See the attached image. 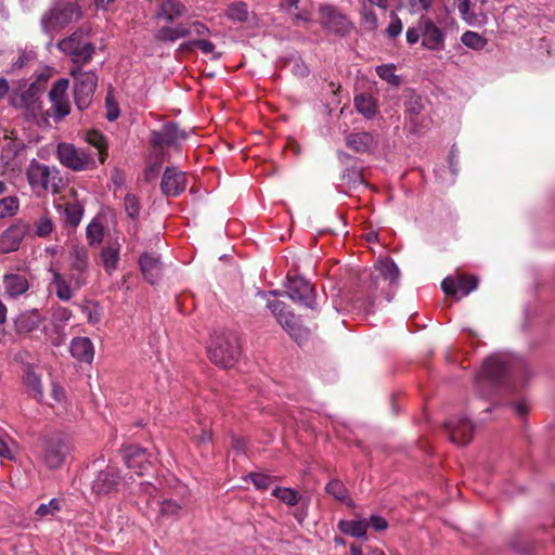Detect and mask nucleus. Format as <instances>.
<instances>
[{
    "instance_id": "12",
    "label": "nucleus",
    "mask_w": 555,
    "mask_h": 555,
    "mask_svg": "<svg viewBox=\"0 0 555 555\" xmlns=\"http://www.w3.org/2000/svg\"><path fill=\"white\" fill-rule=\"evenodd\" d=\"M40 88L36 83L29 85L26 89L18 87L10 95V104L23 109L31 116H37L41 109L39 102Z\"/></svg>"
},
{
    "instance_id": "53",
    "label": "nucleus",
    "mask_w": 555,
    "mask_h": 555,
    "mask_svg": "<svg viewBox=\"0 0 555 555\" xmlns=\"http://www.w3.org/2000/svg\"><path fill=\"white\" fill-rule=\"evenodd\" d=\"M402 29L403 25L401 20L397 15H393L391 23L386 28V35L389 38H396L402 33Z\"/></svg>"
},
{
    "instance_id": "37",
    "label": "nucleus",
    "mask_w": 555,
    "mask_h": 555,
    "mask_svg": "<svg viewBox=\"0 0 555 555\" xmlns=\"http://www.w3.org/2000/svg\"><path fill=\"white\" fill-rule=\"evenodd\" d=\"M326 492L334 496L337 501L344 502L349 506L353 505L352 500L349 498L348 490L344 483L337 479L331 480L325 488Z\"/></svg>"
},
{
    "instance_id": "58",
    "label": "nucleus",
    "mask_w": 555,
    "mask_h": 555,
    "mask_svg": "<svg viewBox=\"0 0 555 555\" xmlns=\"http://www.w3.org/2000/svg\"><path fill=\"white\" fill-rule=\"evenodd\" d=\"M343 179H348L350 186L352 188H357L364 182L361 173L353 169L346 170V172L343 175Z\"/></svg>"
},
{
    "instance_id": "62",
    "label": "nucleus",
    "mask_w": 555,
    "mask_h": 555,
    "mask_svg": "<svg viewBox=\"0 0 555 555\" xmlns=\"http://www.w3.org/2000/svg\"><path fill=\"white\" fill-rule=\"evenodd\" d=\"M364 20L372 29L377 27V17L373 11H364Z\"/></svg>"
},
{
    "instance_id": "64",
    "label": "nucleus",
    "mask_w": 555,
    "mask_h": 555,
    "mask_svg": "<svg viewBox=\"0 0 555 555\" xmlns=\"http://www.w3.org/2000/svg\"><path fill=\"white\" fill-rule=\"evenodd\" d=\"M515 411L519 414V415H524L527 413L528 411V405H527V402L526 401H519L515 404Z\"/></svg>"
},
{
    "instance_id": "57",
    "label": "nucleus",
    "mask_w": 555,
    "mask_h": 555,
    "mask_svg": "<svg viewBox=\"0 0 555 555\" xmlns=\"http://www.w3.org/2000/svg\"><path fill=\"white\" fill-rule=\"evenodd\" d=\"M106 105V117L109 121H114L119 117V107L117 103L111 98L107 96L105 101Z\"/></svg>"
},
{
    "instance_id": "35",
    "label": "nucleus",
    "mask_w": 555,
    "mask_h": 555,
    "mask_svg": "<svg viewBox=\"0 0 555 555\" xmlns=\"http://www.w3.org/2000/svg\"><path fill=\"white\" fill-rule=\"evenodd\" d=\"M65 222L70 227H77L83 216V205L79 201L66 203L64 205Z\"/></svg>"
},
{
    "instance_id": "20",
    "label": "nucleus",
    "mask_w": 555,
    "mask_h": 555,
    "mask_svg": "<svg viewBox=\"0 0 555 555\" xmlns=\"http://www.w3.org/2000/svg\"><path fill=\"white\" fill-rule=\"evenodd\" d=\"M24 144L17 140H10L1 151V166L5 171L15 172L22 167L21 151Z\"/></svg>"
},
{
    "instance_id": "46",
    "label": "nucleus",
    "mask_w": 555,
    "mask_h": 555,
    "mask_svg": "<svg viewBox=\"0 0 555 555\" xmlns=\"http://www.w3.org/2000/svg\"><path fill=\"white\" fill-rule=\"evenodd\" d=\"M396 67L392 64H385L376 67L378 77L390 85L398 86L400 78L395 74Z\"/></svg>"
},
{
    "instance_id": "24",
    "label": "nucleus",
    "mask_w": 555,
    "mask_h": 555,
    "mask_svg": "<svg viewBox=\"0 0 555 555\" xmlns=\"http://www.w3.org/2000/svg\"><path fill=\"white\" fill-rule=\"evenodd\" d=\"M478 280L475 276H461L457 281L453 278H446L441 283V288L447 295L466 296L477 288Z\"/></svg>"
},
{
    "instance_id": "29",
    "label": "nucleus",
    "mask_w": 555,
    "mask_h": 555,
    "mask_svg": "<svg viewBox=\"0 0 555 555\" xmlns=\"http://www.w3.org/2000/svg\"><path fill=\"white\" fill-rule=\"evenodd\" d=\"M3 286L9 297H18L27 292L29 284L24 275L10 273L3 278Z\"/></svg>"
},
{
    "instance_id": "22",
    "label": "nucleus",
    "mask_w": 555,
    "mask_h": 555,
    "mask_svg": "<svg viewBox=\"0 0 555 555\" xmlns=\"http://www.w3.org/2000/svg\"><path fill=\"white\" fill-rule=\"evenodd\" d=\"M162 191L167 196H178L186 188L185 175L177 168H167L164 172Z\"/></svg>"
},
{
    "instance_id": "2",
    "label": "nucleus",
    "mask_w": 555,
    "mask_h": 555,
    "mask_svg": "<svg viewBox=\"0 0 555 555\" xmlns=\"http://www.w3.org/2000/svg\"><path fill=\"white\" fill-rule=\"evenodd\" d=\"M207 353L216 365L231 367L238 360L241 353L238 339L232 334H217L212 336Z\"/></svg>"
},
{
    "instance_id": "63",
    "label": "nucleus",
    "mask_w": 555,
    "mask_h": 555,
    "mask_svg": "<svg viewBox=\"0 0 555 555\" xmlns=\"http://www.w3.org/2000/svg\"><path fill=\"white\" fill-rule=\"evenodd\" d=\"M52 396L55 401L61 402L65 397L63 388L59 386H53Z\"/></svg>"
},
{
    "instance_id": "26",
    "label": "nucleus",
    "mask_w": 555,
    "mask_h": 555,
    "mask_svg": "<svg viewBox=\"0 0 555 555\" xmlns=\"http://www.w3.org/2000/svg\"><path fill=\"white\" fill-rule=\"evenodd\" d=\"M43 320L38 310L22 312L14 321L15 330L18 334H29L39 328Z\"/></svg>"
},
{
    "instance_id": "11",
    "label": "nucleus",
    "mask_w": 555,
    "mask_h": 555,
    "mask_svg": "<svg viewBox=\"0 0 555 555\" xmlns=\"http://www.w3.org/2000/svg\"><path fill=\"white\" fill-rule=\"evenodd\" d=\"M57 158L62 165L75 171L86 170L93 166V157L70 143L57 145Z\"/></svg>"
},
{
    "instance_id": "19",
    "label": "nucleus",
    "mask_w": 555,
    "mask_h": 555,
    "mask_svg": "<svg viewBox=\"0 0 555 555\" xmlns=\"http://www.w3.org/2000/svg\"><path fill=\"white\" fill-rule=\"evenodd\" d=\"M399 275V269L392 260L388 258L379 259L371 272L372 284L376 288H378L382 283L391 285L398 281Z\"/></svg>"
},
{
    "instance_id": "6",
    "label": "nucleus",
    "mask_w": 555,
    "mask_h": 555,
    "mask_svg": "<svg viewBox=\"0 0 555 555\" xmlns=\"http://www.w3.org/2000/svg\"><path fill=\"white\" fill-rule=\"evenodd\" d=\"M319 23L321 26L336 35L346 36L352 29L349 17L333 4H321L318 9Z\"/></svg>"
},
{
    "instance_id": "3",
    "label": "nucleus",
    "mask_w": 555,
    "mask_h": 555,
    "mask_svg": "<svg viewBox=\"0 0 555 555\" xmlns=\"http://www.w3.org/2000/svg\"><path fill=\"white\" fill-rule=\"evenodd\" d=\"M80 16L81 11L76 2L59 1L42 16L41 26L47 34H53L78 21Z\"/></svg>"
},
{
    "instance_id": "30",
    "label": "nucleus",
    "mask_w": 555,
    "mask_h": 555,
    "mask_svg": "<svg viewBox=\"0 0 555 555\" xmlns=\"http://www.w3.org/2000/svg\"><path fill=\"white\" fill-rule=\"evenodd\" d=\"M346 144L349 149L357 153H365L374 147L375 140L370 132H356L347 135Z\"/></svg>"
},
{
    "instance_id": "14",
    "label": "nucleus",
    "mask_w": 555,
    "mask_h": 555,
    "mask_svg": "<svg viewBox=\"0 0 555 555\" xmlns=\"http://www.w3.org/2000/svg\"><path fill=\"white\" fill-rule=\"evenodd\" d=\"M287 295L293 301L315 309L314 288L306 279L301 276L289 278Z\"/></svg>"
},
{
    "instance_id": "61",
    "label": "nucleus",
    "mask_w": 555,
    "mask_h": 555,
    "mask_svg": "<svg viewBox=\"0 0 555 555\" xmlns=\"http://www.w3.org/2000/svg\"><path fill=\"white\" fill-rule=\"evenodd\" d=\"M193 439L199 446L209 443L211 440V431L207 428H203L199 435L193 434Z\"/></svg>"
},
{
    "instance_id": "27",
    "label": "nucleus",
    "mask_w": 555,
    "mask_h": 555,
    "mask_svg": "<svg viewBox=\"0 0 555 555\" xmlns=\"http://www.w3.org/2000/svg\"><path fill=\"white\" fill-rule=\"evenodd\" d=\"M70 353L78 361L90 363L94 357L93 344L88 337H75L70 343Z\"/></svg>"
},
{
    "instance_id": "41",
    "label": "nucleus",
    "mask_w": 555,
    "mask_h": 555,
    "mask_svg": "<svg viewBox=\"0 0 555 555\" xmlns=\"http://www.w3.org/2000/svg\"><path fill=\"white\" fill-rule=\"evenodd\" d=\"M462 43L475 51H480L487 46V39L480 34L472 30H466L461 36Z\"/></svg>"
},
{
    "instance_id": "9",
    "label": "nucleus",
    "mask_w": 555,
    "mask_h": 555,
    "mask_svg": "<svg viewBox=\"0 0 555 555\" xmlns=\"http://www.w3.org/2000/svg\"><path fill=\"white\" fill-rule=\"evenodd\" d=\"M511 367V358L504 353H495L487 359L480 369L476 383L478 387L483 383L495 384L500 382Z\"/></svg>"
},
{
    "instance_id": "39",
    "label": "nucleus",
    "mask_w": 555,
    "mask_h": 555,
    "mask_svg": "<svg viewBox=\"0 0 555 555\" xmlns=\"http://www.w3.org/2000/svg\"><path fill=\"white\" fill-rule=\"evenodd\" d=\"M225 15L233 22L244 23L248 20V7L242 1L233 2L227 8Z\"/></svg>"
},
{
    "instance_id": "15",
    "label": "nucleus",
    "mask_w": 555,
    "mask_h": 555,
    "mask_svg": "<svg viewBox=\"0 0 555 555\" xmlns=\"http://www.w3.org/2000/svg\"><path fill=\"white\" fill-rule=\"evenodd\" d=\"M425 100L414 92H410L404 101L405 118L413 131H420L427 127L428 120L424 117Z\"/></svg>"
},
{
    "instance_id": "60",
    "label": "nucleus",
    "mask_w": 555,
    "mask_h": 555,
    "mask_svg": "<svg viewBox=\"0 0 555 555\" xmlns=\"http://www.w3.org/2000/svg\"><path fill=\"white\" fill-rule=\"evenodd\" d=\"M369 527H373L375 530H385L388 526L385 518L380 516H371L370 520H367Z\"/></svg>"
},
{
    "instance_id": "17",
    "label": "nucleus",
    "mask_w": 555,
    "mask_h": 555,
    "mask_svg": "<svg viewBox=\"0 0 555 555\" xmlns=\"http://www.w3.org/2000/svg\"><path fill=\"white\" fill-rule=\"evenodd\" d=\"M422 46L428 50H441L444 47L446 35L435 22L426 15L421 17Z\"/></svg>"
},
{
    "instance_id": "31",
    "label": "nucleus",
    "mask_w": 555,
    "mask_h": 555,
    "mask_svg": "<svg viewBox=\"0 0 555 555\" xmlns=\"http://www.w3.org/2000/svg\"><path fill=\"white\" fill-rule=\"evenodd\" d=\"M120 244L117 240L108 242L101 251V261L106 272L112 274L119 262Z\"/></svg>"
},
{
    "instance_id": "36",
    "label": "nucleus",
    "mask_w": 555,
    "mask_h": 555,
    "mask_svg": "<svg viewBox=\"0 0 555 555\" xmlns=\"http://www.w3.org/2000/svg\"><path fill=\"white\" fill-rule=\"evenodd\" d=\"M354 105L360 114L366 118L375 115L377 107L375 100L370 94H359L354 98Z\"/></svg>"
},
{
    "instance_id": "8",
    "label": "nucleus",
    "mask_w": 555,
    "mask_h": 555,
    "mask_svg": "<svg viewBox=\"0 0 555 555\" xmlns=\"http://www.w3.org/2000/svg\"><path fill=\"white\" fill-rule=\"evenodd\" d=\"M27 179L34 190L59 192L62 182L59 172L49 166L33 162L27 170Z\"/></svg>"
},
{
    "instance_id": "25",
    "label": "nucleus",
    "mask_w": 555,
    "mask_h": 555,
    "mask_svg": "<svg viewBox=\"0 0 555 555\" xmlns=\"http://www.w3.org/2000/svg\"><path fill=\"white\" fill-rule=\"evenodd\" d=\"M119 480V476L115 468L107 467L105 470L99 473L92 482V490L98 495H104L115 490Z\"/></svg>"
},
{
    "instance_id": "33",
    "label": "nucleus",
    "mask_w": 555,
    "mask_h": 555,
    "mask_svg": "<svg viewBox=\"0 0 555 555\" xmlns=\"http://www.w3.org/2000/svg\"><path fill=\"white\" fill-rule=\"evenodd\" d=\"M185 12V5L179 0H165L159 8L157 16L172 22L184 15Z\"/></svg>"
},
{
    "instance_id": "40",
    "label": "nucleus",
    "mask_w": 555,
    "mask_h": 555,
    "mask_svg": "<svg viewBox=\"0 0 555 555\" xmlns=\"http://www.w3.org/2000/svg\"><path fill=\"white\" fill-rule=\"evenodd\" d=\"M55 229L52 218L44 214L34 223V234L38 237H48Z\"/></svg>"
},
{
    "instance_id": "32",
    "label": "nucleus",
    "mask_w": 555,
    "mask_h": 555,
    "mask_svg": "<svg viewBox=\"0 0 555 555\" xmlns=\"http://www.w3.org/2000/svg\"><path fill=\"white\" fill-rule=\"evenodd\" d=\"M189 35L190 29L188 28V25L178 24L176 26H164L159 28L155 38L163 42H173Z\"/></svg>"
},
{
    "instance_id": "45",
    "label": "nucleus",
    "mask_w": 555,
    "mask_h": 555,
    "mask_svg": "<svg viewBox=\"0 0 555 555\" xmlns=\"http://www.w3.org/2000/svg\"><path fill=\"white\" fill-rule=\"evenodd\" d=\"M86 232H87V240H88L89 245L94 246V247L99 246L100 243L102 242L103 235H104L103 225L98 221H92L87 227Z\"/></svg>"
},
{
    "instance_id": "51",
    "label": "nucleus",
    "mask_w": 555,
    "mask_h": 555,
    "mask_svg": "<svg viewBox=\"0 0 555 555\" xmlns=\"http://www.w3.org/2000/svg\"><path fill=\"white\" fill-rule=\"evenodd\" d=\"M125 208L129 217L135 218L140 212V204L138 198L133 194H127L125 196Z\"/></svg>"
},
{
    "instance_id": "16",
    "label": "nucleus",
    "mask_w": 555,
    "mask_h": 555,
    "mask_svg": "<svg viewBox=\"0 0 555 555\" xmlns=\"http://www.w3.org/2000/svg\"><path fill=\"white\" fill-rule=\"evenodd\" d=\"M69 452L68 443L61 438L49 439L43 448L42 461L51 469L59 468Z\"/></svg>"
},
{
    "instance_id": "47",
    "label": "nucleus",
    "mask_w": 555,
    "mask_h": 555,
    "mask_svg": "<svg viewBox=\"0 0 555 555\" xmlns=\"http://www.w3.org/2000/svg\"><path fill=\"white\" fill-rule=\"evenodd\" d=\"M189 47L190 48H197L204 54H212V59H215V60L220 57V54L215 52L216 46L211 41H209L207 39L199 38V39H196V40H192L189 43Z\"/></svg>"
},
{
    "instance_id": "18",
    "label": "nucleus",
    "mask_w": 555,
    "mask_h": 555,
    "mask_svg": "<svg viewBox=\"0 0 555 555\" xmlns=\"http://www.w3.org/2000/svg\"><path fill=\"white\" fill-rule=\"evenodd\" d=\"M186 138V133L179 130L173 122L166 124L159 130H153L151 141L155 147L177 146Z\"/></svg>"
},
{
    "instance_id": "13",
    "label": "nucleus",
    "mask_w": 555,
    "mask_h": 555,
    "mask_svg": "<svg viewBox=\"0 0 555 555\" xmlns=\"http://www.w3.org/2000/svg\"><path fill=\"white\" fill-rule=\"evenodd\" d=\"M29 231V225L27 222L23 220H18L8 227L1 234H0V253L1 254H9L16 251L25 236L27 235Z\"/></svg>"
},
{
    "instance_id": "4",
    "label": "nucleus",
    "mask_w": 555,
    "mask_h": 555,
    "mask_svg": "<svg viewBox=\"0 0 555 555\" xmlns=\"http://www.w3.org/2000/svg\"><path fill=\"white\" fill-rule=\"evenodd\" d=\"M74 78V99L79 111L88 108L98 86V76L94 72H85L80 66H75L69 72Z\"/></svg>"
},
{
    "instance_id": "56",
    "label": "nucleus",
    "mask_w": 555,
    "mask_h": 555,
    "mask_svg": "<svg viewBox=\"0 0 555 555\" xmlns=\"http://www.w3.org/2000/svg\"><path fill=\"white\" fill-rule=\"evenodd\" d=\"M250 480L259 490H264L271 485V479L264 474H250Z\"/></svg>"
},
{
    "instance_id": "28",
    "label": "nucleus",
    "mask_w": 555,
    "mask_h": 555,
    "mask_svg": "<svg viewBox=\"0 0 555 555\" xmlns=\"http://www.w3.org/2000/svg\"><path fill=\"white\" fill-rule=\"evenodd\" d=\"M126 465L128 468L133 469L137 475L141 476L151 465V462L147 459L146 451L141 448H131L127 452L126 456Z\"/></svg>"
},
{
    "instance_id": "48",
    "label": "nucleus",
    "mask_w": 555,
    "mask_h": 555,
    "mask_svg": "<svg viewBox=\"0 0 555 555\" xmlns=\"http://www.w3.org/2000/svg\"><path fill=\"white\" fill-rule=\"evenodd\" d=\"M61 508L60 501L57 499H52L47 504H40L36 511V515L40 518H44L48 516H53Z\"/></svg>"
},
{
    "instance_id": "49",
    "label": "nucleus",
    "mask_w": 555,
    "mask_h": 555,
    "mask_svg": "<svg viewBox=\"0 0 555 555\" xmlns=\"http://www.w3.org/2000/svg\"><path fill=\"white\" fill-rule=\"evenodd\" d=\"M73 313L68 308L57 306L52 313V321L56 326L65 325L72 318Z\"/></svg>"
},
{
    "instance_id": "43",
    "label": "nucleus",
    "mask_w": 555,
    "mask_h": 555,
    "mask_svg": "<svg viewBox=\"0 0 555 555\" xmlns=\"http://www.w3.org/2000/svg\"><path fill=\"white\" fill-rule=\"evenodd\" d=\"M20 208L18 198L15 196H7L0 199V219L13 217Z\"/></svg>"
},
{
    "instance_id": "7",
    "label": "nucleus",
    "mask_w": 555,
    "mask_h": 555,
    "mask_svg": "<svg viewBox=\"0 0 555 555\" xmlns=\"http://www.w3.org/2000/svg\"><path fill=\"white\" fill-rule=\"evenodd\" d=\"M57 47L62 52L70 55L76 66L80 67L90 62L94 53V47L85 40L82 31H76L61 40Z\"/></svg>"
},
{
    "instance_id": "44",
    "label": "nucleus",
    "mask_w": 555,
    "mask_h": 555,
    "mask_svg": "<svg viewBox=\"0 0 555 555\" xmlns=\"http://www.w3.org/2000/svg\"><path fill=\"white\" fill-rule=\"evenodd\" d=\"M272 494L289 506H294L299 502V493L291 488L278 487L273 490Z\"/></svg>"
},
{
    "instance_id": "21",
    "label": "nucleus",
    "mask_w": 555,
    "mask_h": 555,
    "mask_svg": "<svg viewBox=\"0 0 555 555\" xmlns=\"http://www.w3.org/2000/svg\"><path fill=\"white\" fill-rule=\"evenodd\" d=\"M140 270L146 282L156 284L163 274L160 257L155 253H144L139 258Z\"/></svg>"
},
{
    "instance_id": "5",
    "label": "nucleus",
    "mask_w": 555,
    "mask_h": 555,
    "mask_svg": "<svg viewBox=\"0 0 555 555\" xmlns=\"http://www.w3.org/2000/svg\"><path fill=\"white\" fill-rule=\"evenodd\" d=\"M68 88V79L62 78L54 81L49 91L51 106L47 109L46 116L52 118L55 122L61 121L70 113L72 105L67 94Z\"/></svg>"
},
{
    "instance_id": "1",
    "label": "nucleus",
    "mask_w": 555,
    "mask_h": 555,
    "mask_svg": "<svg viewBox=\"0 0 555 555\" xmlns=\"http://www.w3.org/2000/svg\"><path fill=\"white\" fill-rule=\"evenodd\" d=\"M69 260L72 273L68 279L53 263H50L48 269L52 275L51 284L55 288V294L63 301L70 300L74 293L87 284L90 270L89 253L82 246L72 248Z\"/></svg>"
},
{
    "instance_id": "50",
    "label": "nucleus",
    "mask_w": 555,
    "mask_h": 555,
    "mask_svg": "<svg viewBox=\"0 0 555 555\" xmlns=\"http://www.w3.org/2000/svg\"><path fill=\"white\" fill-rule=\"evenodd\" d=\"M470 0H454V5L461 17L469 24L475 21V14L470 11Z\"/></svg>"
},
{
    "instance_id": "38",
    "label": "nucleus",
    "mask_w": 555,
    "mask_h": 555,
    "mask_svg": "<svg viewBox=\"0 0 555 555\" xmlns=\"http://www.w3.org/2000/svg\"><path fill=\"white\" fill-rule=\"evenodd\" d=\"M87 141L98 151L100 163H104L107 156V143L105 137L101 132L92 130L87 133Z\"/></svg>"
},
{
    "instance_id": "10",
    "label": "nucleus",
    "mask_w": 555,
    "mask_h": 555,
    "mask_svg": "<svg viewBox=\"0 0 555 555\" xmlns=\"http://www.w3.org/2000/svg\"><path fill=\"white\" fill-rule=\"evenodd\" d=\"M268 307L276 318L278 322L285 331H287L292 338H294L299 344L306 338V328H304L299 323V320L287 310V307L283 301H269Z\"/></svg>"
},
{
    "instance_id": "34",
    "label": "nucleus",
    "mask_w": 555,
    "mask_h": 555,
    "mask_svg": "<svg viewBox=\"0 0 555 555\" xmlns=\"http://www.w3.org/2000/svg\"><path fill=\"white\" fill-rule=\"evenodd\" d=\"M338 528L345 534L362 538L366 534L369 522L366 519L340 520Z\"/></svg>"
},
{
    "instance_id": "52",
    "label": "nucleus",
    "mask_w": 555,
    "mask_h": 555,
    "mask_svg": "<svg viewBox=\"0 0 555 555\" xmlns=\"http://www.w3.org/2000/svg\"><path fill=\"white\" fill-rule=\"evenodd\" d=\"M433 2L434 0H408V5L411 13H421L428 11Z\"/></svg>"
},
{
    "instance_id": "54",
    "label": "nucleus",
    "mask_w": 555,
    "mask_h": 555,
    "mask_svg": "<svg viewBox=\"0 0 555 555\" xmlns=\"http://www.w3.org/2000/svg\"><path fill=\"white\" fill-rule=\"evenodd\" d=\"M405 36L406 42L411 46L415 44L420 38H422L421 18L417 21L416 25L408 28Z\"/></svg>"
},
{
    "instance_id": "55",
    "label": "nucleus",
    "mask_w": 555,
    "mask_h": 555,
    "mask_svg": "<svg viewBox=\"0 0 555 555\" xmlns=\"http://www.w3.org/2000/svg\"><path fill=\"white\" fill-rule=\"evenodd\" d=\"M181 508L182 507L177 502H175L172 500H165L160 504V512L164 515H171V516L178 515L179 512L181 511Z\"/></svg>"
},
{
    "instance_id": "23",
    "label": "nucleus",
    "mask_w": 555,
    "mask_h": 555,
    "mask_svg": "<svg viewBox=\"0 0 555 555\" xmlns=\"http://www.w3.org/2000/svg\"><path fill=\"white\" fill-rule=\"evenodd\" d=\"M450 440L459 446L467 444L473 437L474 426L466 418H454L447 423Z\"/></svg>"
},
{
    "instance_id": "42",
    "label": "nucleus",
    "mask_w": 555,
    "mask_h": 555,
    "mask_svg": "<svg viewBox=\"0 0 555 555\" xmlns=\"http://www.w3.org/2000/svg\"><path fill=\"white\" fill-rule=\"evenodd\" d=\"M24 384L28 391L37 399L41 400L43 397L42 385L39 376L33 371L26 372L24 375Z\"/></svg>"
},
{
    "instance_id": "59",
    "label": "nucleus",
    "mask_w": 555,
    "mask_h": 555,
    "mask_svg": "<svg viewBox=\"0 0 555 555\" xmlns=\"http://www.w3.org/2000/svg\"><path fill=\"white\" fill-rule=\"evenodd\" d=\"M188 28L190 29V35H196L198 37H205L210 34L209 28L202 22L197 21L188 25Z\"/></svg>"
}]
</instances>
